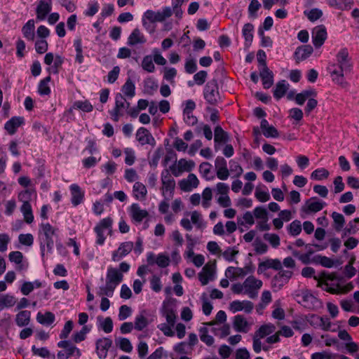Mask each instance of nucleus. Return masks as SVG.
Here are the masks:
<instances>
[{"label": "nucleus", "instance_id": "f257e3e1", "mask_svg": "<svg viewBox=\"0 0 359 359\" xmlns=\"http://www.w3.org/2000/svg\"><path fill=\"white\" fill-rule=\"evenodd\" d=\"M317 280V285L323 290L331 294H346L353 288L352 283H348L346 285L341 286L339 283L332 284L330 282L336 280L337 276L334 273L324 274L323 278H316Z\"/></svg>", "mask_w": 359, "mask_h": 359}, {"label": "nucleus", "instance_id": "f03ea898", "mask_svg": "<svg viewBox=\"0 0 359 359\" xmlns=\"http://www.w3.org/2000/svg\"><path fill=\"white\" fill-rule=\"evenodd\" d=\"M57 229L55 228L49 223H41L39 226V240L41 255L44 256L45 247L49 252H51L54 241L53 236L56 235Z\"/></svg>", "mask_w": 359, "mask_h": 359}, {"label": "nucleus", "instance_id": "7ed1b4c3", "mask_svg": "<svg viewBox=\"0 0 359 359\" xmlns=\"http://www.w3.org/2000/svg\"><path fill=\"white\" fill-rule=\"evenodd\" d=\"M161 181L162 184L161 190L163 198H172L175 189V180L169 170L165 169L161 172Z\"/></svg>", "mask_w": 359, "mask_h": 359}, {"label": "nucleus", "instance_id": "20e7f679", "mask_svg": "<svg viewBox=\"0 0 359 359\" xmlns=\"http://www.w3.org/2000/svg\"><path fill=\"white\" fill-rule=\"evenodd\" d=\"M130 102H127L121 93H117L115 96L114 108L109 111L111 119L117 122L119 118L123 115L124 111L128 109Z\"/></svg>", "mask_w": 359, "mask_h": 359}, {"label": "nucleus", "instance_id": "39448f33", "mask_svg": "<svg viewBox=\"0 0 359 359\" xmlns=\"http://www.w3.org/2000/svg\"><path fill=\"white\" fill-rule=\"evenodd\" d=\"M204 97L212 105H216L220 100L217 80L212 79L206 83L204 88Z\"/></svg>", "mask_w": 359, "mask_h": 359}, {"label": "nucleus", "instance_id": "423d86ee", "mask_svg": "<svg viewBox=\"0 0 359 359\" xmlns=\"http://www.w3.org/2000/svg\"><path fill=\"white\" fill-rule=\"evenodd\" d=\"M172 14V11L170 7H164L161 11L155 12L152 10H147L143 16L150 23H155L163 22L166 18L170 17Z\"/></svg>", "mask_w": 359, "mask_h": 359}, {"label": "nucleus", "instance_id": "0eeeda50", "mask_svg": "<svg viewBox=\"0 0 359 359\" xmlns=\"http://www.w3.org/2000/svg\"><path fill=\"white\" fill-rule=\"evenodd\" d=\"M262 284V281L255 276H248L244 280V294H247L251 299L255 298Z\"/></svg>", "mask_w": 359, "mask_h": 359}, {"label": "nucleus", "instance_id": "6e6552de", "mask_svg": "<svg viewBox=\"0 0 359 359\" xmlns=\"http://www.w3.org/2000/svg\"><path fill=\"white\" fill-rule=\"evenodd\" d=\"M134 244L131 241L121 243L118 249L114 250L111 255V259L114 262H119L127 256L133 249Z\"/></svg>", "mask_w": 359, "mask_h": 359}, {"label": "nucleus", "instance_id": "1a4fd4ad", "mask_svg": "<svg viewBox=\"0 0 359 359\" xmlns=\"http://www.w3.org/2000/svg\"><path fill=\"white\" fill-rule=\"evenodd\" d=\"M199 180L194 173L189 174L187 178L182 179L178 182L180 189L185 192L191 191L194 189L197 188Z\"/></svg>", "mask_w": 359, "mask_h": 359}, {"label": "nucleus", "instance_id": "9d476101", "mask_svg": "<svg viewBox=\"0 0 359 359\" xmlns=\"http://www.w3.org/2000/svg\"><path fill=\"white\" fill-rule=\"evenodd\" d=\"M292 271L290 270H282L272 279V287L276 290H280L286 284L292 276Z\"/></svg>", "mask_w": 359, "mask_h": 359}, {"label": "nucleus", "instance_id": "9b49d317", "mask_svg": "<svg viewBox=\"0 0 359 359\" xmlns=\"http://www.w3.org/2000/svg\"><path fill=\"white\" fill-rule=\"evenodd\" d=\"M137 141L141 145L149 144L151 146H155L156 140L151 133L145 128H140L135 134Z\"/></svg>", "mask_w": 359, "mask_h": 359}, {"label": "nucleus", "instance_id": "f8f14e48", "mask_svg": "<svg viewBox=\"0 0 359 359\" xmlns=\"http://www.w3.org/2000/svg\"><path fill=\"white\" fill-rule=\"evenodd\" d=\"M325 205V202L318 200L316 197H311L306 201L305 205L302 208V210L308 214L317 212L320 211Z\"/></svg>", "mask_w": 359, "mask_h": 359}, {"label": "nucleus", "instance_id": "ddd939ff", "mask_svg": "<svg viewBox=\"0 0 359 359\" xmlns=\"http://www.w3.org/2000/svg\"><path fill=\"white\" fill-rule=\"evenodd\" d=\"M254 308V304L250 301L243 300H235L231 302L229 304V310L232 313H236L238 311H243L246 313H250L252 312Z\"/></svg>", "mask_w": 359, "mask_h": 359}, {"label": "nucleus", "instance_id": "4468645a", "mask_svg": "<svg viewBox=\"0 0 359 359\" xmlns=\"http://www.w3.org/2000/svg\"><path fill=\"white\" fill-rule=\"evenodd\" d=\"M327 39V31L324 25L316 27L312 31V41L316 48L320 47Z\"/></svg>", "mask_w": 359, "mask_h": 359}, {"label": "nucleus", "instance_id": "2eb2a0df", "mask_svg": "<svg viewBox=\"0 0 359 359\" xmlns=\"http://www.w3.org/2000/svg\"><path fill=\"white\" fill-rule=\"evenodd\" d=\"M112 345V341L107 337L99 339L96 341V352L100 359H104L107 356L109 348Z\"/></svg>", "mask_w": 359, "mask_h": 359}, {"label": "nucleus", "instance_id": "dca6fc26", "mask_svg": "<svg viewBox=\"0 0 359 359\" xmlns=\"http://www.w3.org/2000/svg\"><path fill=\"white\" fill-rule=\"evenodd\" d=\"M123 276L118 269L114 267H109L106 276V282L114 287L116 286L123 280Z\"/></svg>", "mask_w": 359, "mask_h": 359}, {"label": "nucleus", "instance_id": "f3484780", "mask_svg": "<svg viewBox=\"0 0 359 359\" xmlns=\"http://www.w3.org/2000/svg\"><path fill=\"white\" fill-rule=\"evenodd\" d=\"M337 64H338L340 68H342L343 70H346L348 72H351L352 65L350 62L348 52L346 48H343L339 50L337 55Z\"/></svg>", "mask_w": 359, "mask_h": 359}, {"label": "nucleus", "instance_id": "a211bd4d", "mask_svg": "<svg viewBox=\"0 0 359 359\" xmlns=\"http://www.w3.org/2000/svg\"><path fill=\"white\" fill-rule=\"evenodd\" d=\"M52 0H48V2L45 1H40L36 6V20L41 21L43 20L47 15L52 9Z\"/></svg>", "mask_w": 359, "mask_h": 359}, {"label": "nucleus", "instance_id": "6ab92c4d", "mask_svg": "<svg viewBox=\"0 0 359 359\" xmlns=\"http://www.w3.org/2000/svg\"><path fill=\"white\" fill-rule=\"evenodd\" d=\"M297 297L300 299L298 302L309 309L313 307L317 302V299L309 290L301 291Z\"/></svg>", "mask_w": 359, "mask_h": 359}, {"label": "nucleus", "instance_id": "aec40b11", "mask_svg": "<svg viewBox=\"0 0 359 359\" xmlns=\"http://www.w3.org/2000/svg\"><path fill=\"white\" fill-rule=\"evenodd\" d=\"M71 192V202L74 206H77L81 204L84 198V191L76 184H72L69 187Z\"/></svg>", "mask_w": 359, "mask_h": 359}, {"label": "nucleus", "instance_id": "412c9836", "mask_svg": "<svg viewBox=\"0 0 359 359\" xmlns=\"http://www.w3.org/2000/svg\"><path fill=\"white\" fill-rule=\"evenodd\" d=\"M328 70L332 80L337 83H342L344 81V76L348 73L346 70H343L340 68L338 64H332L328 67Z\"/></svg>", "mask_w": 359, "mask_h": 359}, {"label": "nucleus", "instance_id": "4be33fe9", "mask_svg": "<svg viewBox=\"0 0 359 359\" xmlns=\"http://www.w3.org/2000/svg\"><path fill=\"white\" fill-rule=\"evenodd\" d=\"M130 215L135 222L140 223L149 214L146 210L141 209L137 203H133L130 208Z\"/></svg>", "mask_w": 359, "mask_h": 359}, {"label": "nucleus", "instance_id": "5701e85b", "mask_svg": "<svg viewBox=\"0 0 359 359\" xmlns=\"http://www.w3.org/2000/svg\"><path fill=\"white\" fill-rule=\"evenodd\" d=\"M267 269L280 270L282 269V263L278 259H267L259 264L257 272L258 273H261Z\"/></svg>", "mask_w": 359, "mask_h": 359}, {"label": "nucleus", "instance_id": "b1692460", "mask_svg": "<svg viewBox=\"0 0 359 359\" xmlns=\"http://www.w3.org/2000/svg\"><path fill=\"white\" fill-rule=\"evenodd\" d=\"M259 76L262 81L263 86L265 89H269L273 84V73L268 67L259 68Z\"/></svg>", "mask_w": 359, "mask_h": 359}, {"label": "nucleus", "instance_id": "393cba45", "mask_svg": "<svg viewBox=\"0 0 359 359\" xmlns=\"http://www.w3.org/2000/svg\"><path fill=\"white\" fill-rule=\"evenodd\" d=\"M146 41L147 39L144 34L140 32V30L138 28H135L129 35L127 41V44L130 46H134L137 44H144V43H146Z\"/></svg>", "mask_w": 359, "mask_h": 359}, {"label": "nucleus", "instance_id": "a878e982", "mask_svg": "<svg viewBox=\"0 0 359 359\" xmlns=\"http://www.w3.org/2000/svg\"><path fill=\"white\" fill-rule=\"evenodd\" d=\"M57 346L65 348L67 355H69V358L72 356H76L79 358L81 355V352L79 348L72 344L69 341H60L57 343Z\"/></svg>", "mask_w": 359, "mask_h": 359}, {"label": "nucleus", "instance_id": "bb28decb", "mask_svg": "<svg viewBox=\"0 0 359 359\" xmlns=\"http://www.w3.org/2000/svg\"><path fill=\"white\" fill-rule=\"evenodd\" d=\"M214 276V269L212 266L205 264L201 272L198 274V278L202 285H205L208 283L210 280H212Z\"/></svg>", "mask_w": 359, "mask_h": 359}, {"label": "nucleus", "instance_id": "cd10ccee", "mask_svg": "<svg viewBox=\"0 0 359 359\" xmlns=\"http://www.w3.org/2000/svg\"><path fill=\"white\" fill-rule=\"evenodd\" d=\"M233 328L237 332L246 333L249 331L250 326L246 319L241 315H237L233 318Z\"/></svg>", "mask_w": 359, "mask_h": 359}, {"label": "nucleus", "instance_id": "c85d7f7f", "mask_svg": "<svg viewBox=\"0 0 359 359\" xmlns=\"http://www.w3.org/2000/svg\"><path fill=\"white\" fill-rule=\"evenodd\" d=\"M23 121L24 118L22 117L14 116L5 123L4 128L10 135H13L18 128L23 123Z\"/></svg>", "mask_w": 359, "mask_h": 359}, {"label": "nucleus", "instance_id": "c756f323", "mask_svg": "<svg viewBox=\"0 0 359 359\" xmlns=\"http://www.w3.org/2000/svg\"><path fill=\"white\" fill-rule=\"evenodd\" d=\"M35 22L33 19L29 20L22 28V32L25 39L29 41H34L35 38Z\"/></svg>", "mask_w": 359, "mask_h": 359}, {"label": "nucleus", "instance_id": "7c9ffc66", "mask_svg": "<svg viewBox=\"0 0 359 359\" xmlns=\"http://www.w3.org/2000/svg\"><path fill=\"white\" fill-rule=\"evenodd\" d=\"M260 128L262 130L263 135L266 137H278L279 135V133L275 127L270 126L266 119L262 120Z\"/></svg>", "mask_w": 359, "mask_h": 359}, {"label": "nucleus", "instance_id": "2f4dec72", "mask_svg": "<svg viewBox=\"0 0 359 359\" xmlns=\"http://www.w3.org/2000/svg\"><path fill=\"white\" fill-rule=\"evenodd\" d=\"M313 49L310 45H304L297 48L294 52V56L298 61L304 60L309 57L313 53Z\"/></svg>", "mask_w": 359, "mask_h": 359}, {"label": "nucleus", "instance_id": "473e14b6", "mask_svg": "<svg viewBox=\"0 0 359 359\" xmlns=\"http://www.w3.org/2000/svg\"><path fill=\"white\" fill-rule=\"evenodd\" d=\"M15 323L18 327L28 325L31 320V312L27 310L21 311L15 316Z\"/></svg>", "mask_w": 359, "mask_h": 359}, {"label": "nucleus", "instance_id": "72a5a7b5", "mask_svg": "<svg viewBox=\"0 0 359 359\" xmlns=\"http://www.w3.org/2000/svg\"><path fill=\"white\" fill-rule=\"evenodd\" d=\"M163 316H165L167 323L170 325V326H174L176 320V311L174 308L170 306L163 305L162 309Z\"/></svg>", "mask_w": 359, "mask_h": 359}, {"label": "nucleus", "instance_id": "f704fd0d", "mask_svg": "<svg viewBox=\"0 0 359 359\" xmlns=\"http://www.w3.org/2000/svg\"><path fill=\"white\" fill-rule=\"evenodd\" d=\"M36 197V194L34 188L29 187L24 191H22L18 194V199L22 204H30L29 201Z\"/></svg>", "mask_w": 359, "mask_h": 359}, {"label": "nucleus", "instance_id": "c9c22d12", "mask_svg": "<svg viewBox=\"0 0 359 359\" xmlns=\"http://www.w3.org/2000/svg\"><path fill=\"white\" fill-rule=\"evenodd\" d=\"M133 192L135 198L140 201L144 200L147 194L146 187L140 182H136L134 184Z\"/></svg>", "mask_w": 359, "mask_h": 359}, {"label": "nucleus", "instance_id": "e433bc0d", "mask_svg": "<svg viewBox=\"0 0 359 359\" xmlns=\"http://www.w3.org/2000/svg\"><path fill=\"white\" fill-rule=\"evenodd\" d=\"M289 84L285 80L278 81L273 90V96L276 100L283 97L288 90Z\"/></svg>", "mask_w": 359, "mask_h": 359}, {"label": "nucleus", "instance_id": "4c0bfd02", "mask_svg": "<svg viewBox=\"0 0 359 359\" xmlns=\"http://www.w3.org/2000/svg\"><path fill=\"white\" fill-rule=\"evenodd\" d=\"M98 327L105 333H110L113 330V322L110 317L104 318L102 316H97Z\"/></svg>", "mask_w": 359, "mask_h": 359}, {"label": "nucleus", "instance_id": "58836bf2", "mask_svg": "<svg viewBox=\"0 0 359 359\" xmlns=\"http://www.w3.org/2000/svg\"><path fill=\"white\" fill-rule=\"evenodd\" d=\"M16 303V299L14 296L9 294H0V310L5 308L13 306Z\"/></svg>", "mask_w": 359, "mask_h": 359}, {"label": "nucleus", "instance_id": "ea45409f", "mask_svg": "<svg viewBox=\"0 0 359 359\" xmlns=\"http://www.w3.org/2000/svg\"><path fill=\"white\" fill-rule=\"evenodd\" d=\"M55 315L50 311H46L45 313L39 312L36 315V320L41 325H50L55 321Z\"/></svg>", "mask_w": 359, "mask_h": 359}, {"label": "nucleus", "instance_id": "a19ab883", "mask_svg": "<svg viewBox=\"0 0 359 359\" xmlns=\"http://www.w3.org/2000/svg\"><path fill=\"white\" fill-rule=\"evenodd\" d=\"M276 330V326L272 323H267L262 325L255 333V334L259 336L261 338L273 333Z\"/></svg>", "mask_w": 359, "mask_h": 359}, {"label": "nucleus", "instance_id": "79ce46f5", "mask_svg": "<svg viewBox=\"0 0 359 359\" xmlns=\"http://www.w3.org/2000/svg\"><path fill=\"white\" fill-rule=\"evenodd\" d=\"M212 165L208 162H203L199 165V172L206 180L214 179V175H211Z\"/></svg>", "mask_w": 359, "mask_h": 359}, {"label": "nucleus", "instance_id": "37998d69", "mask_svg": "<svg viewBox=\"0 0 359 359\" xmlns=\"http://www.w3.org/2000/svg\"><path fill=\"white\" fill-rule=\"evenodd\" d=\"M214 140L216 143H225L229 140V135L221 126H217L215 128Z\"/></svg>", "mask_w": 359, "mask_h": 359}, {"label": "nucleus", "instance_id": "c03bdc74", "mask_svg": "<svg viewBox=\"0 0 359 359\" xmlns=\"http://www.w3.org/2000/svg\"><path fill=\"white\" fill-rule=\"evenodd\" d=\"M253 29H254V27L250 23H247V24L244 25V26L243 27L242 32H243V36L245 38V45L246 46H250L251 44L252 41V39H253V34H252Z\"/></svg>", "mask_w": 359, "mask_h": 359}, {"label": "nucleus", "instance_id": "a18cd8bd", "mask_svg": "<svg viewBox=\"0 0 359 359\" xmlns=\"http://www.w3.org/2000/svg\"><path fill=\"white\" fill-rule=\"evenodd\" d=\"M121 90L124 95L127 96L128 97L132 98L135 96V87L131 79H128L126 81L124 85L122 86Z\"/></svg>", "mask_w": 359, "mask_h": 359}, {"label": "nucleus", "instance_id": "49530a36", "mask_svg": "<svg viewBox=\"0 0 359 359\" xmlns=\"http://www.w3.org/2000/svg\"><path fill=\"white\" fill-rule=\"evenodd\" d=\"M20 211L23 215L25 221L27 224H31L34 221L32 208L30 204H22L20 207Z\"/></svg>", "mask_w": 359, "mask_h": 359}, {"label": "nucleus", "instance_id": "de8ad7c7", "mask_svg": "<svg viewBox=\"0 0 359 359\" xmlns=\"http://www.w3.org/2000/svg\"><path fill=\"white\" fill-rule=\"evenodd\" d=\"M332 217L334 221V228L337 231H340L345 224L344 217L342 214L338 213L337 212H333L332 214Z\"/></svg>", "mask_w": 359, "mask_h": 359}, {"label": "nucleus", "instance_id": "09e8293b", "mask_svg": "<svg viewBox=\"0 0 359 359\" xmlns=\"http://www.w3.org/2000/svg\"><path fill=\"white\" fill-rule=\"evenodd\" d=\"M9 260L11 262H14L15 264H18L17 269L18 270H22L23 269V265L22 264V259H23V255L20 251H13L10 252L9 254Z\"/></svg>", "mask_w": 359, "mask_h": 359}, {"label": "nucleus", "instance_id": "8fccbe9b", "mask_svg": "<svg viewBox=\"0 0 359 359\" xmlns=\"http://www.w3.org/2000/svg\"><path fill=\"white\" fill-rule=\"evenodd\" d=\"M51 78L50 76L41 80L39 84L38 92L41 95H48L50 93V89L48 86Z\"/></svg>", "mask_w": 359, "mask_h": 359}, {"label": "nucleus", "instance_id": "3c124183", "mask_svg": "<svg viewBox=\"0 0 359 359\" xmlns=\"http://www.w3.org/2000/svg\"><path fill=\"white\" fill-rule=\"evenodd\" d=\"M238 224L244 226L245 224H248L249 226H252L255 224V217L253 212L250 211H247L243 215L242 218H238Z\"/></svg>", "mask_w": 359, "mask_h": 359}, {"label": "nucleus", "instance_id": "603ef678", "mask_svg": "<svg viewBox=\"0 0 359 359\" xmlns=\"http://www.w3.org/2000/svg\"><path fill=\"white\" fill-rule=\"evenodd\" d=\"M148 323L147 318L141 313L135 317L134 327L135 330L141 331L148 325Z\"/></svg>", "mask_w": 359, "mask_h": 359}, {"label": "nucleus", "instance_id": "864d4df0", "mask_svg": "<svg viewBox=\"0 0 359 359\" xmlns=\"http://www.w3.org/2000/svg\"><path fill=\"white\" fill-rule=\"evenodd\" d=\"M208 330L205 327H201L199 329V335L201 340L208 346H211L214 343V338L208 334Z\"/></svg>", "mask_w": 359, "mask_h": 359}, {"label": "nucleus", "instance_id": "5fc2aeb1", "mask_svg": "<svg viewBox=\"0 0 359 359\" xmlns=\"http://www.w3.org/2000/svg\"><path fill=\"white\" fill-rule=\"evenodd\" d=\"M263 238L274 248H277L280 244V237L276 233H266L264 234Z\"/></svg>", "mask_w": 359, "mask_h": 359}, {"label": "nucleus", "instance_id": "6e6d98bb", "mask_svg": "<svg viewBox=\"0 0 359 359\" xmlns=\"http://www.w3.org/2000/svg\"><path fill=\"white\" fill-rule=\"evenodd\" d=\"M202 205L205 208H208L210 205V201L212 198V189L210 187H206L202 193Z\"/></svg>", "mask_w": 359, "mask_h": 359}, {"label": "nucleus", "instance_id": "4d7b16f0", "mask_svg": "<svg viewBox=\"0 0 359 359\" xmlns=\"http://www.w3.org/2000/svg\"><path fill=\"white\" fill-rule=\"evenodd\" d=\"M329 171L325 168H319L315 170L311 174V178L314 180H323L324 179H327L329 176Z\"/></svg>", "mask_w": 359, "mask_h": 359}, {"label": "nucleus", "instance_id": "13d9d810", "mask_svg": "<svg viewBox=\"0 0 359 359\" xmlns=\"http://www.w3.org/2000/svg\"><path fill=\"white\" fill-rule=\"evenodd\" d=\"M151 55H146L142 61V67L148 72H153L155 70V66Z\"/></svg>", "mask_w": 359, "mask_h": 359}, {"label": "nucleus", "instance_id": "bf43d9fd", "mask_svg": "<svg viewBox=\"0 0 359 359\" xmlns=\"http://www.w3.org/2000/svg\"><path fill=\"white\" fill-rule=\"evenodd\" d=\"M115 289V287L106 282L105 285L99 287L97 294L100 296H107L111 297Z\"/></svg>", "mask_w": 359, "mask_h": 359}, {"label": "nucleus", "instance_id": "052dcab7", "mask_svg": "<svg viewBox=\"0 0 359 359\" xmlns=\"http://www.w3.org/2000/svg\"><path fill=\"white\" fill-rule=\"evenodd\" d=\"M177 163L183 172H190L195 167V163L192 160L187 161L185 158L180 159Z\"/></svg>", "mask_w": 359, "mask_h": 359}, {"label": "nucleus", "instance_id": "680f3d73", "mask_svg": "<svg viewBox=\"0 0 359 359\" xmlns=\"http://www.w3.org/2000/svg\"><path fill=\"white\" fill-rule=\"evenodd\" d=\"M74 46L76 53L75 60L78 63L81 64L83 62L81 40L80 39H76L74 42Z\"/></svg>", "mask_w": 359, "mask_h": 359}, {"label": "nucleus", "instance_id": "e2e57ef3", "mask_svg": "<svg viewBox=\"0 0 359 359\" xmlns=\"http://www.w3.org/2000/svg\"><path fill=\"white\" fill-rule=\"evenodd\" d=\"M254 217L259 220H269L268 212L266 208L262 206L256 207L253 210Z\"/></svg>", "mask_w": 359, "mask_h": 359}, {"label": "nucleus", "instance_id": "0e129e2a", "mask_svg": "<svg viewBox=\"0 0 359 359\" xmlns=\"http://www.w3.org/2000/svg\"><path fill=\"white\" fill-rule=\"evenodd\" d=\"M337 354L332 353L328 351H323L321 352H316L311 356V359H334L337 358Z\"/></svg>", "mask_w": 359, "mask_h": 359}, {"label": "nucleus", "instance_id": "69168bd1", "mask_svg": "<svg viewBox=\"0 0 359 359\" xmlns=\"http://www.w3.org/2000/svg\"><path fill=\"white\" fill-rule=\"evenodd\" d=\"M289 233L293 236L299 235L302 231V224L299 220H294L287 227Z\"/></svg>", "mask_w": 359, "mask_h": 359}, {"label": "nucleus", "instance_id": "338daca9", "mask_svg": "<svg viewBox=\"0 0 359 359\" xmlns=\"http://www.w3.org/2000/svg\"><path fill=\"white\" fill-rule=\"evenodd\" d=\"M191 222L196 225L198 229H203L205 227L201 214L198 211H194L191 212Z\"/></svg>", "mask_w": 359, "mask_h": 359}, {"label": "nucleus", "instance_id": "774afa93", "mask_svg": "<svg viewBox=\"0 0 359 359\" xmlns=\"http://www.w3.org/2000/svg\"><path fill=\"white\" fill-rule=\"evenodd\" d=\"M304 13L311 22H314L318 20L323 15L322 11L318 8H313L310 11H305Z\"/></svg>", "mask_w": 359, "mask_h": 359}]
</instances>
